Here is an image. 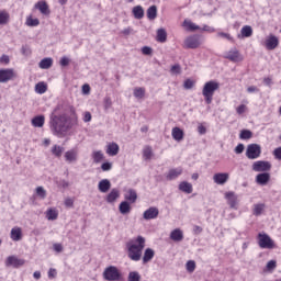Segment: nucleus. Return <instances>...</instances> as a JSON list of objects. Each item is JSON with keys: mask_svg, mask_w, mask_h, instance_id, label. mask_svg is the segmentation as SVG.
Listing matches in <instances>:
<instances>
[{"mask_svg": "<svg viewBox=\"0 0 281 281\" xmlns=\"http://www.w3.org/2000/svg\"><path fill=\"white\" fill-rule=\"evenodd\" d=\"M113 168V164L111 162H103L101 165V169L103 170V172H109V170H111Z\"/></svg>", "mask_w": 281, "mask_h": 281, "instance_id": "6e6d98bb", "label": "nucleus"}, {"mask_svg": "<svg viewBox=\"0 0 281 281\" xmlns=\"http://www.w3.org/2000/svg\"><path fill=\"white\" fill-rule=\"evenodd\" d=\"M124 199L128 201L130 203H135L137 201V192L133 189L127 190V192L124 194Z\"/></svg>", "mask_w": 281, "mask_h": 281, "instance_id": "c85d7f7f", "label": "nucleus"}, {"mask_svg": "<svg viewBox=\"0 0 281 281\" xmlns=\"http://www.w3.org/2000/svg\"><path fill=\"white\" fill-rule=\"evenodd\" d=\"M14 78V70L7 68L0 69V82H10Z\"/></svg>", "mask_w": 281, "mask_h": 281, "instance_id": "f8f14e48", "label": "nucleus"}, {"mask_svg": "<svg viewBox=\"0 0 281 281\" xmlns=\"http://www.w3.org/2000/svg\"><path fill=\"white\" fill-rule=\"evenodd\" d=\"M119 212H121L123 215L131 214V202L123 201L119 205Z\"/></svg>", "mask_w": 281, "mask_h": 281, "instance_id": "c756f323", "label": "nucleus"}, {"mask_svg": "<svg viewBox=\"0 0 281 281\" xmlns=\"http://www.w3.org/2000/svg\"><path fill=\"white\" fill-rule=\"evenodd\" d=\"M10 21V14L7 11H0V25H5Z\"/></svg>", "mask_w": 281, "mask_h": 281, "instance_id": "49530a36", "label": "nucleus"}, {"mask_svg": "<svg viewBox=\"0 0 281 281\" xmlns=\"http://www.w3.org/2000/svg\"><path fill=\"white\" fill-rule=\"evenodd\" d=\"M278 45H280V40L273 34H270L265 41V47L270 52L276 49Z\"/></svg>", "mask_w": 281, "mask_h": 281, "instance_id": "1a4fd4ad", "label": "nucleus"}, {"mask_svg": "<svg viewBox=\"0 0 281 281\" xmlns=\"http://www.w3.org/2000/svg\"><path fill=\"white\" fill-rule=\"evenodd\" d=\"M11 240H13L14 243H19V240H21L23 238V231L21 229V227H13L11 229Z\"/></svg>", "mask_w": 281, "mask_h": 281, "instance_id": "412c9836", "label": "nucleus"}, {"mask_svg": "<svg viewBox=\"0 0 281 281\" xmlns=\"http://www.w3.org/2000/svg\"><path fill=\"white\" fill-rule=\"evenodd\" d=\"M271 179L269 172H261L256 176V181L259 186H267Z\"/></svg>", "mask_w": 281, "mask_h": 281, "instance_id": "a211bd4d", "label": "nucleus"}, {"mask_svg": "<svg viewBox=\"0 0 281 281\" xmlns=\"http://www.w3.org/2000/svg\"><path fill=\"white\" fill-rule=\"evenodd\" d=\"M273 155L276 157V159L281 160V147H278L273 150Z\"/></svg>", "mask_w": 281, "mask_h": 281, "instance_id": "774afa93", "label": "nucleus"}, {"mask_svg": "<svg viewBox=\"0 0 281 281\" xmlns=\"http://www.w3.org/2000/svg\"><path fill=\"white\" fill-rule=\"evenodd\" d=\"M186 269L189 273H194V269H196V262H194V260H189L186 263Z\"/></svg>", "mask_w": 281, "mask_h": 281, "instance_id": "8fccbe9b", "label": "nucleus"}, {"mask_svg": "<svg viewBox=\"0 0 281 281\" xmlns=\"http://www.w3.org/2000/svg\"><path fill=\"white\" fill-rule=\"evenodd\" d=\"M221 89V83L215 80L207 81L203 89H202V95L204 97V100L206 104H210L212 100L214 99V93Z\"/></svg>", "mask_w": 281, "mask_h": 281, "instance_id": "7ed1b4c3", "label": "nucleus"}, {"mask_svg": "<svg viewBox=\"0 0 281 281\" xmlns=\"http://www.w3.org/2000/svg\"><path fill=\"white\" fill-rule=\"evenodd\" d=\"M201 46V37L199 35L188 36L183 42L184 49H196Z\"/></svg>", "mask_w": 281, "mask_h": 281, "instance_id": "423d86ee", "label": "nucleus"}, {"mask_svg": "<svg viewBox=\"0 0 281 281\" xmlns=\"http://www.w3.org/2000/svg\"><path fill=\"white\" fill-rule=\"evenodd\" d=\"M217 36H220L221 38H226L227 41H234V38L232 37V35H229L228 33L220 32V33L217 34Z\"/></svg>", "mask_w": 281, "mask_h": 281, "instance_id": "e2e57ef3", "label": "nucleus"}, {"mask_svg": "<svg viewBox=\"0 0 281 281\" xmlns=\"http://www.w3.org/2000/svg\"><path fill=\"white\" fill-rule=\"evenodd\" d=\"M170 240L173 243H181L183 240V231L181 228H175L169 235Z\"/></svg>", "mask_w": 281, "mask_h": 281, "instance_id": "f3484780", "label": "nucleus"}, {"mask_svg": "<svg viewBox=\"0 0 281 281\" xmlns=\"http://www.w3.org/2000/svg\"><path fill=\"white\" fill-rule=\"evenodd\" d=\"M184 89H192V87H194V81H192L191 79H187L183 83Z\"/></svg>", "mask_w": 281, "mask_h": 281, "instance_id": "052dcab7", "label": "nucleus"}, {"mask_svg": "<svg viewBox=\"0 0 281 281\" xmlns=\"http://www.w3.org/2000/svg\"><path fill=\"white\" fill-rule=\"evenodd\" d=\"M54 65V59L46 57L38 64L40 69H49Z\"/></svg>", "mask_w": 281, "mask_h": 281, "instance_id": "72a5a7b5", "label": "nucleus"}, {"mask_svg": "<svg viewBox=\"0 0 281 281\" xmlns=\"http://www.w3.org/2000/svg\"><path fill=\"white\" fill-rule=\"evenodd\" d=\"M32 126L34 128H43L45 126V115H36L31 120Z\"/></svg>", "mask_w": 281, "mask_h": 281, "instance_id": "aec40b11", "label": "nucleus"}, {"mask_svg": "<svg viewBox=\"0 0 281 281\" xmlns=\"http://www.w3.org/2000/svg\"><path fill=\"white\" fill-rule=\"evenodd\" d=\"M35 9L40 10L42 14H49V5H47V2L45 1H38L37 3H35Z\"/></svg>", "mask_w": 281, "mask_h": 281, "instance_id": "bb28decb", "label": "nucleus"}, {"mask_svg": "<svg viewBox=\"0 0 281 281\" xmlns=\"http://www.w3.org/2000/svg\"><path fill=\"white\" fill-rule=\"evenodd\" d=\"M238 115H243V113H245V111H247V105L241 104L236 109Z\"/></svg>", "mask_w": 281, "mask_h": 281, "instance_id": "69168bd1", "label": "nucleus"}, {"mask_svg": "<svg viewBox=\"0 0 281 281\" xmlns=\"http://www.w3.org/2000/svg\"><path fill=\"white\" fill-rule=\"evenodd\" d=\"M26 25L29 27H37V25H41V21H38V19L27 18L26 19Z\"/></svg>", "mask_w": 281, "mask_h": 281, "instance_id": "09e8293b", "label": "nucleus"}, {"mask_svg": "<svg viewBox=\"0 0 281 281\" xmlns=\"http://www.w3.org/2000/svg\"><path fill=\"white\" fill-rule=\"evenodd\" d=\"M157 216H159V209L155 206H150L143 213V218H145V221H153L157 218Z\"/></svg>", "mask_w": 281, "mask_h": 281, "instance_id": "9d476101", "label": "nucleus"}, {"mask_svg": "<svg viewBox=\"0 0 281 281\" xmlns=\"http://www.w3.org/2000/svg\"><path fill=\"white\" fill-rule=\"evenodd\" d=\"M262 153L260 145L258 144H250L247 146L246 149V157L247 159H258Z\"/></svg>", "mask_w": 281, "mask_h": 281, "instance_id": "0eeeda50", "label": "nucleus"}, {"mask_svg": "<svg viewBox=\"0 0 281 281\" xmlns=\"http://www.w3.org/2000/svg\"><path fill=\"white\" fill-rule=\"evenodd\" d=\"M49 128L55 137L63 138L71 131L72 124L67 114H56V110L49 115Z\"/></svg>", "mask_w": 281, "mask_h": 281, "instance_id": "f257e3e1", "label": "nucleus"}, {"mask_svg": "<svg viewBox=\"0 0 281 281\" xmlns=\"http://www.w3.org/2000/svg\"><path fill=\"white\" fill-rule=\"evenodd\" d=\"M70 59L67 56H64L60 58L59 65L61 67H67L69 66Z\"/></svg>", "mask_w": 281, "mask_h": 281, "instance_id": "4d7b16f0", "label": "nucleus"}, {"mask_svg": "<svg viewBox=\"0 0 281 281\" xmlns=\"http://www.w3.org/2000/svg\"><path fill=\"white\" fill-rule=\"evenodd\" d=\"M147 19L155 21L157 19V5H151L147 9Z\"/></svg>", "mask_w": 281, "mask_h": 281, "instance_id": "e433bc0d", "label": "nucleus"}, {"mask_svg": "<svg viewBox=\"0 0 281 281\" xmlns=\"http://www.w3.org/2000/svg\"><path fill=\"white\" fill-rule=\"evenodd\" d=\"M258 245L261 249H273L276 244L273 239L267 234L259 233L258 234Z\"/></svg>", "mask_w": 281, "mask_h": 281, "instance_id": "39448f33", "label": "nucleus"}, {"mask_svg": "<svg viewBox=\"0 0 281 281\" xmlns=\"http://www.w3.org/2000/svg\"><path fill=\"white\" fill-rule=\"evenodd\" d=\"M103 278L108 281H120L122 280V273L115 266H109L103 271Z\"/></svg>", "mask_w": 281, "mask_h": 281, "instance_id": "20e7f679", "label": "nucleus"}, {"mask_svg": "<svg viewBox=\"0 0 281 281\" xmlns=\"http://www.w3.org/2000/svg\"><path fill=\"white\" fill-rule=\"evenodd\" d=\"M133 94L136 100H143V98L146 95V88L136 87L134 88Z\"/></svg>", "mask_w": 281, "mask_h": 281, "instance_id": "f704fd0d", "label": "nucleus"}, {"mask_svg": "<svg viewBox=\"0 0 281 281\" xmlns=\"http://www.w3.org/2000/svg\"><path fill=\"white\" fill-rule=\"evenodd\" d=\"M171 135L176 142H181L183 139V130L179 127H173L171 131Z\"/></svg>", "mask_w": 281, "mask_h": 281, "instance_id": "473e14b6", "label": "nucleus"}, {"mask_svg": "<svg viewBox=\"0 0 281 281\" xmlns=\"http://www.w3.org/2000/svg\"><path fill=\"white\" fill-rule=\"evenodd\" d=\"M7 267H23L25 265V261L23 259H19L14 256H10L7 258L5 261Z\"/></svg>", "mask_w": 281, "mask_h": 281, "instance_id": "dca6fc26", "label": "nucleus"}, {"mask_svg": "<svg viewBox=\"0 0 281 281\" xmlns=\"http://www.w3.org/2000/svg\"><path fill=\"white\" fill-rule=\"evenodd\" d=\"M225 199L227 200V204L232 210H238V196L235 192H228L225 194Z\"/></svg>", "mask_w": 281, "mask_h": 281, "instance_id": "9b49d317", "label": "nucleus"}, {"mask_svg": "<svg viewBox=\"0 0 281 281\" xmlns=\"http://www.w3.org/2000/svg\"><path fill=\"white\" fill-rule=\"evenodd\" d=\"M36 195L38 196V199H41L42 201L47 199V191L45 190V188L43 187H37L35 189Z\"/></svg>", "mask_w": 281, "mask_h": 281, "instance_id": "37998d69", "label": "nucleus"}, {"mask_svg": "<svg viewBox=\"0 0 281 281\" xmlns=\"http://www.w3.org/2000/svg\"><path fill=\"white\" fill-rule=\"evenodd\" d=\"M262 212H265V204L263 203H259V204L254 205V209H252L254 216H260L262 214Z\"/></svg>", "mask_w": 281, "mask_h": 281, "instance_id": "a19ab883", "label": "nucleus"}, {"mask_svg": "<svg viewBox=\"0 0 281 281\" xmlns=\"http://www.w3.org/2000/svg\"><path fill=\"white\" fill-rule=\"evenodd\" d=\"M200 32H207L209 34H213V32H216V29L207 24H204L202 27H200Z\"/></svg>", "mask_w": 281, "mask_h": 281, "instance_id": "864d4df0", "label": "nucleus"}, {"mask_svg": "<svg viewBox=\"0 0 281 281\" xmlns=\"http://www.w3.org/2000/svg\"><path fill=\"white\" fill-rule=\"evenodd\" d=\"M213 181L217 186H225V182L229 181V173H227V172L215 173L213 176Z\"/></svg>", "mask_w": 281, "mask_h": 281, "instance_id": "4468645a", "label": "nucleus"}, {"mask_svg": "<svg viewBox=\"0 0 281 281\" xmlns=\"http://www.w3.org/2000/svg\"><path fill=\"white\" fill-rule=\"evenodd\" d=\"M46 218L47 221H56V218H58V210L54 207L47 209Z\"/></svg>", "mask_w": 281, "mask_h": 281, "instance_id": "c9c22d12", "label": "nucleus"}, {"mask_svg": "<svg viewBox=\"0 0 281 281\" xmlns=\"http://www.w3.org/2000/svg\"><path fill=\"white\" fill-rule=\"evenodd\" d=\"M144 247H146V238H144L142 235L127 241L126 249L130 260L139 262V260H142V252L144 251Z\"/></svg>", "mask_w": 281, "mask_h": 281, "instance_id": "f03ea898", "label": "nucleus"}, {"mask_svg": "<svg viewBox=\"0 0 281 281\" xmlns=\"http://www.w3.org/2000/svg\"><path fill=\"white\" fill-rule=\"evenodd\" d=\"M251 36H254V29L250 25H245L241 27L238 38H249Z\"/></svg>", "mask_w": 281, "mask_h": 281, "instance_id": "4be33fe9", "label": "nucleus"}, {"mask_svg": "<svg viewBox=\"0 0 281 281\" xmlns=\"http://www.w3.org/2000/svg\"><path fill=\"white\" fill-rule=\"evenodd\" d=\"M170 72L172 76H179L181 74V65L176 64L171 67Z\"/></svg>", "mask_w": 281, "mask_h": 281, "instance_id": "603ef678", "label": "nucleus"}, {"mask_svg": "<svg viewBox=\"0 0 281 281\" xmlns=\"http://www.w3.org/2000/svg\"><path fill=\"white\" fill-rule=\"evenodd\" d=\"M103 108L106 113L113 109V101L110 99V97H105L103 99Z\"/></svg>", "mask_w": 281, "mask_h": 281, "instance_id": "c03bdc74", "label": "nucleus"}, {"mask_svg": "<svg viewBox=\"0 0 281 281\" xmlns=\"http://www.w3.org/2000/svg\"><path fill=\"white\" fill-rule=\"evenodd\" d=\"M65 148L60 147L59 145H54L52 148V154L55 157H61Z\"/></svg>", "mask_w": 281, "mask_h": 281, "instance_id": "a18cd8bd", "label": "nucleus"}, {"mask_svg": "<svg viewBox=\"0 0 281 281\" xmlns=\"http://www.w3.org/2000/svg\"><path fill=\"white\" fill-rule=\"evenodd\" d=\"M267 269L268 271H273V269H276V261L274 260L268 261Z\"/></svg>", "mask_w": 281, "mask_h": 281, "instance_id": "338daca9", "label": "nucleus"}, {"mask_svg": "<svg viewBox=\"0 0 281 281\" xmlns=\"http://www.w3.org/2000/svg\"><path fill=\"white\" fill-rule=\"evenodd\" d=\"M179 190L180 192H184L186 194H192L193 192L192 183L188 181H182L179 184Z\"/></svg>", "mask_w": 281, "mask_h": 281, "instance_id": "a878e982", "label": "nucleus"}, {"mask_svg": "<svg viewBox=\"0 0 281 281\" xmlns=\"http://www.w3.org/2000/svg\"><path fill=\"white\" fill-rule=\"evenodd\" d=\"M142 54H144V56H150V54H153V48H150V46H144L142 48Z\"/></svg>", "mask_w": 281, "mask_h": 281, "instance_id": "bf43d9fd", "label": "nucleus"}, {"mask_svg": "<svg viewBox=\"0 0 281 281\" xmlns=\"http://www.w3.org/2000/svg\"><path fill=\"white\" fill-rule=\"evenodd\" d=\"M183 175V169L181 167L170 169L167 173L168 181H175V179H179Z\"/></svg>", "mask_w": 281, "mask_h": 281, "instance_id": "2eb2a0df", "label": "nucleus"}, {"mask_svg": "<svg viewBox=\"0 0 281 281\" xmlns=\"http://www.w3.org/2000/svg\"><path fill=\"white\" fill-rule=\"evenodd\" d=\"M98 190L101 191L103 194H106L109 190H111V181L109 179H103L98 184Z\"/></svg>", "mask_w": 281, "mask_h": 281, "instance_id": "393cba45", "label": "nucleus"}, {"mask_svg": "<svg viewBox=\"0 0 281 281\" xmlns=\"http://www.w3.org/2000/svg\"><path fill=\"white\" fill-rule=\"evenodd\" d=\"M182 27L187 30V32H196V30H201L196 23L192 22L190 19H186L182 23Z\"/></svg>", "mask_w": 281, "mask_h": 281, "instance_id": "6ab92c4d", "label": "nucleus"}, {"mask_svg": "<svg viewBox=\"0 0 281 281\" xmlns=\"http://www.w3.org/2000/svg\"><path fill=\"white\" fill-rule=\"evenodd\" d=\"M127 280L128 281H140L142 276L137 271H132V272L128 273Z\"/></svg>", "mask_w": 281, "mask_h": 281, "instance_id": "de8ad7c7", "label": "nucleus"}, {"mask_svg": "<svg viewBox=\"0 0 281 281\" xmlns=\"http://www.w3.org/2000/svg\"><path fill=\"white\" fill-rule=\"evenodd\" d=\"M120 199V190L117 189H112L111 192L106 196V202L108 203H115Z\"/></svg>", "mask_w": 281, "mask_h": 281, "instance_id": "cd10ccee", "label": "nucleus"}, {"mask_svg": "<svg viewBox=\"0 0 281 281\" xmlns=\"http://www.w3.org/2000/svg\"><path fill=\"white\" fill-rule=\"evenodd\" d=\"M56 276H58V271H56V269H54V268H50L48 270V279L54 280V278H56Z\"/></svg>", "mask_w": 281, "mask_h": 281, "instance_id": "13d9d810", "label": "nucleus"}, {"mask_svg": "<svg viewBox=\"0 0 281 281\" xmlns=\"http://www.w3.org/2000/svg\"><path fill=\"white\" fill-rule=\"evenodd\" d=\"M134 18L136 19H144V8L142 5H136L132 10Z\"/></svg>", "mask_w": 281, "mask_h": 281, "instance_id": "58836bf2", "label": "nucleus"}, {"mask_svg": "<svg viewBox=\"0 0 281 281\" xmlns=\"http://www.w3.org/2000/svg\"><path fill=\"white\" fill-rule=\"evenodd\" d=\"M198 133L200 135H205V133H207V128H205V126L203 124H199L198 125Z\"/></svg>", "mask_w": 281, "mask_h": 281, "instance_id": "0e129e2a", "label": "nucleus"}, {"mask_svg": "<svg viewBox=\"0 0 281 281\" xmlns=\"http://www.w3.org/2000/svg\"><path fill=\"white\" fill-rule=\"evenodd\" d=\"M47 91V85L45 82H38L35 86V92L40 93V95H43Z\"/></svg>", "mask_w": 281, "mask_h": 281, "instance_id": "79ce46f5", "label": "nucleus"}, {"mask_svg": "<svg viewBox=\"0 0 281 281\" xmlns=\"http://www.w3.org/2000/svg\"><path fill=\"white\" fill-rule=\"evenodd\" d=\"M234 150L236 155H243V153H245V145L239 143Z\"/></svg>", "mask_w": 281, "mask_h": 281, "instance_id": "5fc2aeb1", "label": "nucleus"}, {"mask_svg": "<svg viewBox=\"0 0 281 281\" xmlns=\"http://www.w3.org/2000/svg\"><path fill=\"white\" fill-rule=\"evenodd\" d=\"M260 89H258V87L256 86H250L247 88V93H259Z\"/></svg>", "mask_w": 281, "mask_h": 281, "instance_id": "680f3d73", "label": "nucleus"}, {"mask_svg": "<svg viewBox=\"0 0 281 281\" xmlns=\"http://www.w3.org/2000/svg\"><path fill=\"white\" fill-rule=\"evenodd\" d=\"M155 258V250L151 248L145 249L144 256H143V263L146 265L147 262H150Z\"/></svg>", "mask_w": 281, "mask_h": 281, "instance_id": "7c9ffc66", "label": "nucleus"}, {"mask_svg": "<svg viewBox=\"0 0 281 281\" xmlns=\"http://www.w3.org/2000/svg\"><path fill=\"white\" fill-rule=\"evenodd\" d=\"M143 157L145 161H150L153 159V147L150 146L144 147Z\"/></svg>", "mask_w": 281, "mask_h": 281, "instance_id": "4c0bfd02", "label": "nucleus"}, {"mask_svg": "<svg viewBox=\"0 0 281 281\" xmlns=\"http://www.w3.org/2000/svg\"><path fill=\"white\" fill-rule=\"evenodd\" d=\"M91 157L93 159V164H101L104 161V153H102V150L92 151Z\"/></svg>", "mask_w": 281, "mask_h": 281, "instance_id": "2f4dec72", "label": "nucleus"}, {"mask_svg": "<svg viewBox=\"0 0 281 281\" xmlns=\"http://www.w3.org/2000/svg\"><path fill=\"white\" fill-rule=\"evenodd\" d=\"M226 58L228 60H232L233 63H240V60H243V57L240 56V53H238L237 49L228 52Z\"/></svg>", "mask_w": 281, "mask_h": 281, "instance_id": "b1692460", "label": "nucleus"}, {"mask_svg": "<svg viewBox=\"0 0 281 281\" xmlns=\"http://www.w3.org/2000/svg\"><path fill=\"white\" fill-rule=\"evenodd\" d=\"M252 136H254V133H251V131L249 130H243L239 134V137L241 139H251Z\"/></svg>", "mask_w": 281, "mask_h": 281, "instance_id": "3c124183", "label": "nucleus"}, {"mask_svg": "<svg viewBox=\"0 0 281 281\" xmlns=\"http://www.w3.org/2000/svg\"><path fill=\"white\" fill-rule=\"evenodd\" d=\"M105 153L110 157H115V155H117V153H120V145H117V143H110L108 145Z\"/></svg>", "mask_w": 281, "mask_h": 281, "instance_id": "5701e85b", "label": "nucleus"}, {"mask_svg": "<svg viewBox=\"0 0 281 281\" xmlns=\"http://www.w3.org/2000/svg\"><path fill=\"white\" fill-rule=\"evenodd\" d=\"M254 172H269L271 170V162L258 160L252 164Z\"/></svg>", "mask_w": 281, "mask_h": 281, "instance_id": "6e6552de", "label": "nucleus"}, {"mask_svg": "<svg viewBox=\"0 0 281 281\" xmlns=\"http://www.w3.org/2000/svg\"><path fill=\"white\" fill-rule=\"evenodd\" d=\"M167 38H168V33H166V30L159 29L157 31V41H158V43H166Z\"/></svg>", "mask_w": 281, "mask_h": 281, "instance_id": "ea45409f", "label": "nucleus"}, {"mask_svg": "<svg viewBox=\"0 0 281 281\" xmlns=\"http://www.w3.org/2000/svg\"><path fill=\"white\" fill-rule=\"evenodd\" d=\"M64 157L67 164H76L78 161V148L69 149Z\"/></svg>", "mask_w": 281, "mask_h": 281, "instance_id": "ddd939ff", "label": "nucleus"}]
</instances>
